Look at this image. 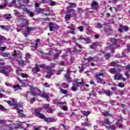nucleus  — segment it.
<instances>
[{"mask_svg": "<svg viewBox=\"0 0 130 130\" xmlns=\"http://www.w3.org/2000/svg\"><path fill=\"white\" fill-rule=\"evenodd\" d=\"M73 40V42L75 44V46L80 48V49H82L83 48V46L78 43L77 41H80L81 43H84V41L85 42V44H89L91 43V39L88 38L84 37L83 36H80L78 38H76V37H73L72 38Z\"/></svg>", "mask_w": 130, "mask_h": 130, "instance_id": "obj_1", "label": "nucleus"}, {"mask_svg": "<svg viewBox=\"0 0 130 130\" xmlns=\"http://www.w3.org/2000/svg\"><path fill=\"white\" fill-rule=\"evenodd\" d=\"M36 116L39 117L41 119H43L45 122L49 123V122H55V119L52 117H48L43 114L40 113V111H37V110H35Z\"/></svg>", "mask_w": 130, "mask_h": 130, "instance_id": "obj_2", "label": "nucleus"}, {"mask_svg": "<svg viewBox=\"0 0 130 130\" xmlns=\"http://www.w3.org/2000/svg\"><path fill=\"white\" fill-rule=\"evenodd\" d=\"M6 64V62L3 59H0V73L3 74L5 76H8V71L10 70L9 66H4Z\"/></svg>", "mask_w": 130, "mask_h": 130, "instance_id": "obj_3", "label": "nucleus"}, {"mask_svg": "<svg viewBox=\"0 0 130 130\" xmlns=\"http://www.w3.org/2000/svg\"><path fill=\"white\" fill-rule=\"evenodd\" d=\"M121 79H122L123 82H125V81H126V78L123 77V76H122V74H121L117 73L114 75V80L119 81Z\"/></svg>", "mask_w": 130, "mask_h": 130, "instance_id": "obj_4", "label": "nucleus"}, {"mask_svg": "<svg viewBox=\"0 0 130 130\" xmlns=\"http://www.w3.org/2000/svg\"><path fill=\"white\" fill-rule=\"evenodd\" d=\"M24 26H26L27 27L26 28V29L28 31V32H31V31H36V28L35 27H29V21L27 20L25 23H24Z\"/></svg>", "mask_w": 130, "mask_h": 130, "instance_id": "obj_5", "label": "nucleus"}, {"mask_svg": "<svg viewBox=\"0 0 130 130\" xmlns=\"http://www.w3.org/2000/svg\"><path fill=\"white\" fill-rule=\"evenodd\" d=\"M99 4H98V2H97V1H95L94 0H93L91 4L92 10H94L95 11L98 10V8L96 7H97V6H99Z\"/></svg>", "mask_w": 130, "mask_h": 130, "instance_id": "obj_6", "label": "nucleus"}, {"mask_svg": "<svg viewBox=\"0 0 130 130\" xmlns=\"http://www.w3.org/2000/svg\"><path fill=\"white\" fill-rule=\"evenodd\" d=\"M100 76H103V73H100L99 74H96L95 76V78L98 81V83H103V79L100 78Z\"/></svg>", "mask_w": 130, "mask_h": 130, "instance_id": "obj_7", "label": "nucleus"}, {"mask_svg": "<svg viewBox=\"0 0 130 130\" xmlns=\"http://www.w3.org/2000/svg\"><path fill=\"white\" fill-rule=\"evenodd\" d=\"M67 14H70L71 17H77L76 11L73 9H69L68 11L67 12Z\"/></svg>", "mask_w": 130, "mask_h": 130, "instance_id": "obj_8", "label": "nucleus"}, {"mask_svg": "<svg viewBox=\"0 0 130 130\" xmlns=\"http://www.w3.org/2000/svg\"><path fill=\"white\" fill-rule=\"evenodd\" d=\"M40 96V97H41V98H45V99H46L48 102H49V94L46 93V92H43L42 94H41Z\"/></svg>", "mask_w": 130, "mask_h": 130, "instance_id": "obj_9", "label": "nucleus"}, {"mask_svg": "<svg viewBox=\"0 0 130 130\" xmlns=\"http://www.w3.org/2000/svg\"><path fill=\"white\" fill-rule=\"evenodd\" d=\"M35 12H36L38 15H39V14H44V9L37 8L35 9Z\"/></svg>", "mask_w": 130, "mask_h": 130, "instance_id": "obj_10", "label": "nucleus"}, {"mask_svg": "<svg viewBox=\"0 0 130 130\" xmlns=\"http://www.w3.org/2000/svg\"><path fill=\"white\" fill-rule=\"evenodd\" d=\"M110 48L111 49V52H112V53H114V48H116V43L114 42L112 44L110 45Z\"/></svg>", "mask_w": 130, "mask_h": 130, "instance_id": "obj_11", "label": "nucleus"}, {"mask_svg": "<svg viewBox=\"0 0 130 130\" xmlns=\"http://www.w3.org/2000/svg\"><path fill=\"white\" fill-rule=\"evenodd\" d=\"M76 28H70V30H68L67 32V35L69 34H72V35H76V32H75Z\"/></svg>", "mask_w": 130, "mask_h": 130, "instance_id": "obj_12", "label": "nucleus"}, {"mask_svg": "<svg viewBox=\"0 0 130 130\" xmlns=\"http://www.w3.org/2000/svg\"><path fill=\"white\" fill-rule=\"evenodd\" d=\"M64 77L66 81L67 82H71L72 81V77H71V74H69V73H67L66 74H64Z\"/></svg>", "mask_w": 130, "mask_h": 130, "instance_id": "obj_13", "label": "nucleus"}, {"mask_svg": "<svg viewBox=\"0 0 130 130\" xmlns=\"http://www.w3.org/2000/svg\"><path fill=\"white\" fill-rule=\"evenodd\" d=\"M32 71L33 72H36V73H39V72H40V69L39 68V64H36L35 68H32Z\"/></svg>", "mask_w": 130, "mask_h": 130, "instance_id": "obj_14", "label": "nucleus"}, {"mask_svg": "<svg viewBox=\"0 0 130 130\" xmlns=\"http://www.w3.org/2000/svg\"><path fill=\"white\" fill-rule=\"evenodd\" d=\"M0 55L3 56V57H9V56L11 55V54H10V53H5L3 52L0 53Z\"/></svg>", "mask_w": 130, "mask_h": 130, "instance_id": "obj_15", "label": "nucleus"}, {"mask_svg": "<svg viewBox=\"0 0 130 130\" xmlns=\"http://www.w3.org/2000/svg\"><path fill=\"white\" fill-rule=\"evenodd\" d=\"M47 50L49 52L47 53H44V54H46L47 55H49V56H51V55H53L52 52L53 51L51 49H49V48L47 49Z\"/></svg>", "mask_w": 130, "mask_h": 130, "instance_id": "obj_16", "label": "nucleus"}, {"mask_svg": "<svg viewBox=\"0 0 130 130\" xmlns=\"http://www.w3.org/2000/svg\"><path fill=\"white\" fill-rule=\"evenodd\" d=\"M52 67H50V66H47L46 67V72L47 73H53L52 72Z\"/></svg>", "mask_w": 130, "mask_h": 130, "instance_id": "obj_17", "label": "nucleus"}, {"mask_svg": "<svg viewBox=\"0 0 130 130\" xmlns=\"http://www.w3.org/2000/svg\"><path fill=\"white\" fill-rule=\"evenodd\" d=\"M74 7H77V4L76 3H69V6L68 7V9H72Z\"/></svg>", "mask_w": 130, "mask_h": 130, "instance_id": "obj_18", "label": "nucleus"}, {"mask_svg": "<svg viewBox=\"0 0 130 130\" xmlns=\"http://www.w3.org/2000/svg\"><path fill=\"white\" fill-rule=\"evenodd\" d=\"M54 104H56V105H62L63 104V102H59L57 99H56L54 101Z\"/></svg>", "mask_w": 130, "mask_h": 130, "instance_id": "obj_19", "label": "nucleus"}, {"mask_svg": "<svg viewBox=\"0 0 130 130\" xmlns=\"http://www.w3.org/2000/svg\"><path fill=\"white\" fill-rule=\"evenodd\" d=\"M71 18H72V16H71V14H69V13H67L65 15L64 19L66 20V21H69V20H71Z\"/></svg>", "mask_w": 130, "mask_h": 130, "instance_id": "obj_20", "label": "nucleus"}, {"mask_svg": "<svg viewBox=\"0 0 130 130\" xmlns=\"http://www.w3.org/2000/svg\"><path fill=\"white\" fill-rule=\"evenodd\" d=\"M18 63H19L20 66H25V64L27 63V62H26V61H24L23 59H21L18 61Z\"/></svg>", "mask_w": 130, "mask_h": 130, "instance_id": "obj_21", "label": "nucleus"}, {"mask_svg": "<svg viewBox=\"0 0 130 130\" xmlns=\"http://www.w3.org/2000/svg\"><path fill=\"white\" fill-rule=\"evenodd\" d=\"M40 42V39H38L36 40V43L34 46V48H35L36 50L37 49V47H38V45H39L38 43H39Z\"/></svg>", "mask_w": 130, "mask_h": 130, "instance_id": "obj_22", "label": "nucleus"}, {"mask_svg": "<svg viewBox=\"0 0 130 130\" xmlns=\"http://www.w3.org/2000/svg\"><path fill=\"white\" fill-rule=\"evenodd\" d=\"M6 40V37L0 35V45L3 44V42Z\"/></svg>", "mask_w": 130, "mask_h": 130, "instance_id": "obj_23", "label": "nucleus"}, {"mask_svg": "<svg viewBox=\"0 0 130 130\" xmlns=\"http://www.w3.org/2000/svg\"><path fill=\"white\" fill-rule=\"evenodd\" d=\"M120 28H122L123 30H124L126 32V31H128V27L126 25H120Z\"/></svg>", "mask_w": 130, "mask_h": 130, "instance_id": "obj_24", "label": "nucleus"}, {"mask_svg": "<svg viewBox=\"0 0 130 130\" xmlns=\"http://www.w3.org/2000/svg\"><path fill=\"white\" fill-rule=\"evenodd\" d=\"M89 96H93V97H96L97 96V93L96 92L92 90L90 93H89Z\"/></svg>", "mask_w": 130, "mask_h": 130, "instance_id": "obj_25", "label": "nucleus"}, {"mask_svg": "<svg viewBox=\"0 0 130 130\" xmlns=\"http://www.w3.org/2000/svg\"><path fill=\"white\" fill-rule=\"evenodd\" d=\"M105 32H111L112 31V28L110 26H108L107 27H105Z\"/></svg>", "mask_w": 130, "mask_h": 130, "instance_id": "obj_26", "label": "nucleus"}, {"mask_svg": "<svg viewBox=\"0 0 130 130\" xmlns=\"http://www.w3.org/2000/svg\"><path fill=\"white\" fill-rule=\"evenodd\" d=\"M90 113H91V112H90L89 111H83L82 112V114H83L85 116H88V115H89Z\"/></svg>", "mask_w": 130, "mask_h": 130, "instance_id": "obj_27", "label": "nucleus"}, {"mask_svg": "<svg viewBox=\"0 0 130 130\" xmlns=\"http://www.w3.org/2000/svg\"><path fill=\"white\" fill-rule=\"evenodd\" d=\"M105 94L106 95V96H109V97H110V96L112 95V92L110 90H106Z\"/></svg>", "mask_w": 130, "mask_h": 130, "instance_id": "obj_28", "label": "nucleus"}, {"mask_svg": "<svg viewBox=\"0 0 130 130\" xmlns=\"http://www.w3.org/2000/svg\"><path fill=\"white\" fill-rule=\"evenodd\" d=\"M75 83H73V85H76L77 86H78V85H84V83L82 82H79V80L77 79L75 81Z\"/></svg>", "mask_w": 130, "mask_h": 130, "instance_id": "obj_29", "label": "nucleus"}, {"mask_svg": "<svg viewBox=\"0 0 130 130\" xmlns=\"http://www.w3.org/2000/svg\"><path fill=\"white\" fill-rule=\"evenodd\" d=\"M96 26V28H98L99 29H102V28H103V25L100 22H98Z\"/></svg>", "mask_w": 130, "mask_h": 130, "instance_id": "obj_30", "label": "nucleus"}, {"mask_svg": "<svg viewBox=\"0 0 130 130\" xmlns=\"http://www.w3.org/2000/svg\"><path fill=\"white\" fill-rule=\"evenodd\" d=\"M47 73L49 74V75H46V78L47 79H50V78H51V76H52L53 75H54V73Z\"/></svg>", "mask_w": 130, "mask_h": 130, "instance_id": "obj_31", "label": "nucleus"}, {"mask_svg": "<svg viewBox=\"0 0 130 130\" xmlns=\"http://www.w3.org/2000/svg\"><path fill=\"white\" fill-rule=\"evenodd\" d=\"M62 87L64 88V89H69V84L67 83H63L62 84Z\"/></svg>", "mask_w": 130, "mask_h": 130, "instance_id": "obj_32", "label": "nucleus"}, {"mask_svg": "<svg viewBox=\"0 0 130 130\" xmlns=\"http://www.w3.org/2000/svg\"><path fill=\"white\" fill-rule=\"evenodd\" d=\"M106 90L104 88H102L101 91H99V94L100 95H104L105 94Z\"/></svg>", "mask_w": 130, "mask_h": 130, "instance_id": "obj_33", "label": "nucleus"}, {"mask_svg": "<svg viewBox=\"0 0 130 130\" xmlns=\"http://www.w3.org/2000/svg\"><path fill=\"white\" fill-rule=\"evenodd\" d=\"M0 110L1 111H7L8 110L7 109H6L4 106L0 105Z\"/></svg>", "mask_w": 130, "mask_h": 130, "instance_id": "obj_34", "label": "nucleus"}, {"mask_svg": "<svg viewBox=\"0 0 130 130\" xmlns=\"http://www.w3.org/2000/svg\"><path fill=\"white\" fill-rule=\"evenodd\" d=\"M53 26H54V24L53 23H49V27L50 28V31H53Z\"/></svg>", "mask_w": 130, "mask_h": 130, "instance_id": "obj_35", "label": "nucleus"}, {"mask_svg": "<svg viewBox=\"0 0 130 130\" xmlns=\"http://www.w3.org/2000/svg\"><path fill=\"white\" fill-rule=\"evenodd\" d=\"M31 58V54H30V53H26L25 54V59H29V58Z\"/></svg>", "mask_w": 130, "mask_h": 130, "instance_id": "obj_36", "label": "nucleus"}, {"mask_svg": "<svg viewBox=\"0 0 130 130\" xmlns=\"http://www.w3.org/2000/svg\"><path fill=\"white\" fill-rule=\"evenodd\" d=\"M44 108L45 110H47L50 108V105H49V104H45V106H44Z\"/></svg>", "mask_w": 130, "mask_h": 130, "instance_id": "obj_37", "label": "nucleus"}, {"mask_svg": "<svg viewBox=\"0 0 130 130\" xmlns=\"http://www.w3.org/2000/svg\"><path fill=\"white\" fill-rule=\"evenodd\" d=\"M103 114H104V116H110V115L112 116V115H111L108 112H103Z\"/></svg>", "mask_w": 130, "mask_h": 130, "instance_id": "obj_38", "label": "nucleus"}, {"mask_svg": "<svg viewBox=\"0 0 130 130\" xmlns=\"http://www.w3.org/2000/svg\"><path fill=\"white\" fill-rule=\"evenodd\" d=\"M104 56L106 57V59H109L111 57V56L109 53L105 54Z\"/></svg>", "mask_w": 130, "mask_h": 130, "instance_id": "obj_39", "label": "nucleus"}, {"mask_svg": "<svg viewBox=\"0 0 130 130\" xmlns=\"http://www.w3.org/2000/svg\"><path fill=\"white\" fill-rule=\"evenodd\" d=\"M13 106L14 107L15 109H16V110H19V104H13Z\"/></svg>", "mask_w": 130, "mask_h": 130, "instance_id": "obj_40", "label": "nucleus"}, {"mask_svg": "<svg viewBox=\"0 0 130 130\" xmlns=\"http://www.w3.org/2000/svg\"><path fill=\"white\" fill-rule=\"evenodd\" d=\"M81 51H82V50H78L77 49H73V52L74 53H80V52H81Z\"/></svg>", "mask_w": 130, "mask_h": 130, "instance_id": "obj_41", "label": "nucleus"}, {"mask_svg": "<svg viewBox=\"0 0 130 130\" xmlns=\"http://www.w3.org/2000/svg\"><path fill=\"white\" fill-rule=\"evenodd\" d=\"M87 60L88 62H90L91 60H94V57L92 56H89L87 58Z\"/></svg>", "mask_w": 130, "mask_h": 130, "instance_id": "obj_42", "label": "nucleus"}, {"mask_svg": "<svg viewBox=\"0 0 130 130\" xmlns=\"http://www.w3.org/2000/svg\"><path fill=\"white\" fill-rule=\"evenodd\" d=\"M109 128L112 130H115L116 127H115V126H114V125H110L109 127Z\"/></svg>", "mask_w": 130, "mask_h": 130, "instance_id": "obj_43", "label": "nucleus"}, {"mask_svg": "<svg viewBox=\"0 0 130 130\" xmlns=\"http://www.w3.org/2000/svg\"><path fill=\"white\" fill-rule=\"evenodd\" d=\"M104 123H106V124H109V125L110 124V121H109V119L106 118L105 120Z\"/></svg>", "mask_w": 130, "mask_h": 130, "instance_id": "obj_44", "label": "nucleus"}, {"mask_svg": "<svg viewBox=\"0 0 130 130\" xmlns=\"http://www.w3.org/2000/svg\"><path fill=\"white\" fill-rule=\"evenodd\" d=\"M115 72H116V70L115 69V68L111 69L110 71V73H111V74H114Z\"/></svg>", "mask_w": 130, "mask_h": 130, "instance_id": "obj_45", "label": "nucleus"}, {"mask_svg": "<svg viewBox=\"0 0 130 130\" xmlns=\"http://www.w3.org/2000/svg\"><path fill=\"white\" fill-rule=\"evenodd\" d=\"M1 28H2L3 30H6V31H9V28H6V26L5 25H1Z\"/></svg>", "mask_w": 130, "mask_h": 130, "instance_id": "obj_46", "label": "nucleus"}, {"mask_svg": "<svg viewBox=\"0 0 130 130\" xmlns=\"http://www.w3.org/2000/svg\"><path fill=\"white\" fill-rule=\"evenodd\" d=\"M43 86H44L45 88H49V87H50V85L47 82L44 83Z\"/></svg>", "mask_w": 130, "mask_h": 130, "instance_id": "obj_47", "label": "nucleus"}, {"mask_svg": "<svg viewBox=\"0 0 130 130\" xmlns=\"http://www.w3.org/2000/svg\"><path fill=\"white\" fill-rule=\"evenodd\" d=\"M59 56V54H58V53H57L54 55V58L55 59H57V58H58Z\"/></svg>", "mask_w": 130, "mask_h": 130, "instance_id": "obj_48", "label": "nucleus"}, {"mask_svg": "<svg viewBox=\"0 0 130 130\" xmlns=\"http://www.w3.org/2000/svg\"><path fill=\"white\" fill-rule=\"evenodd\" d=\"M24 113V110L21 109H18V110L17 111V113L18 114H20L21 113Z\"/></svg>", "mask_w": 130, "mask_h": 130, "instance_id": "obj_49", "label": "nucleus"}, {"mask_svg": "<svg viewBox=\"0 0 130 130\" xmlns=\"http://www.w3.org/2000/svg\"><path fill=\"white\" fill-rule=\"evenodd\" d=\"M30 93L31 95H32V96H36L37 95V92H35L34 91H31Z\"/></svg>", "mask_w": 130, "mask_h": 130, "instance_id": "obj_50", "label": "nucleus"}, {"mask_svg": "<svg viewBox=\"0 0 130 130\" xmlns=\"http://www.w3.org/2000/svg\"><path fill=\"white\" fill-rule=\"evenodd\" d=\"M62 94H67L68 93V91L64 90L63 89L61 88L60 90Z\"/></svg>", "mask_w": 130, "mask_h": 130, "instance_id": "obj_51", "label": "nucleus"}, {"mask_svg": "<svg viewBox=\"0 0 130 130\" xmlns=\"http://www.w3.org/2000/svg\"><path fill=\"white\" fill-rule=\"evenodd\" d=\"M23 12H25L26 13H27V14L28 13H30V10H28L27 8H23Z\"/></svg>", "mask_w": 130, "mask_h": 130, "instance_id": "obj_52", "label": "nucleus"}, {"mask_svg": "<svg viewBox=\"0 0 130 130\" xmlns=\"http://www.w3.org/2000/svg\"><path fill=\"white\" fill-rule=\"evenodd\" d=\"M78 29H79V30H80V32H83V31H84V27L83 26L78 27Z\"/></svg>", "mask_w": 130, "mask_h": 130, "instance_id": "obj_53", "label": "nucleus"}, {"mask_svg": "<svg viewBox=\"0 0 130 130\" xmlns=\"http://www.w3.org/2000/svg\"><path fill=\"white\" fill-rule=\"evenodd\" d=\"M19 116H20V117L25 118L26 117V115H25L24 113H22L19 115Z\"/></svg>", "mask_w": 130, "mask_h": 130, "instance_id": "obj_54", "label": "nucleus"}, {"mask_svg": "<svg viewBox=\"0 0 130 130\" xmlns=\"http://www.w3.org/2000/svg\"><path fill=\"white\" fill-rule=\"evenodd\" d=\"M29 34H30V32L28 30H27L25 32H24L23 35L24 36H25V37H27V36H28Z\"/></svg>", "mask_w": 130, "mask_h": 130, "instance_id": "obj_55", "label": "nucleus"}, {"mask_svg": "<svg viewBox=\"0 0 130 130\" xmlns=\"http://www.w3.org/2000/svg\"><path fill=\"white\" fill-rule=\"evenodd\" d=\"M124 86H125L124 84H122L121 83H119L118 84V86L120 87V88H123Z\"/></svg>", "mask_w": 130, "mask_h": 130, "instance_id": "obj_56", "label": "nucleus"}, {"mask_svg": "<svg viewBox=\"0 0 130 130\" xmlns=\"http://www.w3.org/2000/svg\"><path fill=\"white\" fill-rule=\"evenodd\" d=\"M47 112H48V113H52V112H53V111H52V110L51 109H48V110H46Z\"/></svg>", "mask_w": 130, "mask_h": 130, "instance_id": "obj_57", "label": "nucleus"}, {"mask_svg": "<svg viewBox=\"0 0 130 130\" xmlns=\"http://www.w3.org/2000/svg\"><path fill=\"white\" fill-rule=\"evenodd\" d=\"M116 66V62H115L113 61L110 63L111 67H115Z\"/></svg>", "mask_w": 130, "mask_h": 130, "instance_id": "obj_58", "label": "nucleus"}, {"mask_svg": "<svg viewBox=\"0 0 130 130\" xmlns=\"http://www.w3.org/2000/svg\"><path fill=\"white\" fill-rule=\"evenodd\" d=\"M28 14H29V17H34V15H35L34 13L29 11V12H28Z\"/></svg>", "mask_w": 130, "mask_h": 130, "instance_id": "obj_59", "label": "nucleus"}, {"mask_svg": "<svg viewBox=\"0 0 130 130\" xmlns=\"http://www.w3.org/2000/svg\"><path fill=\"white\" fill-rule=\"evenodd\" d=\"M6 7H7L6 3L4 4V5H0V9H1V10H3V9H4V8H6Z\"/></svg>", "mask_w": 130, "mask_h": 130, "instance_id": "obj_60", "label": "nucleus"}, {"mask_svg": "<svg viewBox=\"0 0 130 130\" xmlns=\"http://www.w3.org/2000/svg\"><path fill=\"white\" fill-rule=\"evenodd\" d=\"M20 76H21V77H22L23 78H27V77L28 76L27 74H25L24 73H21Z\"/></svg>", "mask_w": 130, "mask_h": 130, "instance_id": "obj_61", "label": "nucleus"}, {"mask_svg": "<svg viewBox=\"0 0 130 130\" xmlns=\"http://www.w3.org/2000/svg\"><path fill=\"white\" fill-rule=\"evenodd\" d=\"M62 110L64 111H68V107L66 106H62Z\"/></svg>", "mask_w": 130, "mask_h": 130, "instance_id": "obj_62", "label": "nucleus"}, {"mask_svg": "<svg viewBox=\"0 0 130 130\" xmlns=\"http://www.w3.org/2000/svg\"><path fill=\"white\" fill-rule=\"evenodd\" d=\"M92 45H93V46H99V42H95V43H93Z\"/></svg>", "mask_w": 130, "mask_h": 130, "instance_id": "obj_63", "label": "nucleus"}, {"mask_svg": "<svg viewBox=\"0 0 130 130\" xmlns=\"http://www.w3.org/2000/svg\"><path fill=\"white\" fill-rule=\"evenodd\" d=\"M7 102L8 104H9V105H11V106H13L14 105V104H13L12 103V101H7Z\"/></svg>", "mask_w": 130, "mask_h": 130, "instance_id": "obj_64", "label": "nucleus"}]
</instances>
